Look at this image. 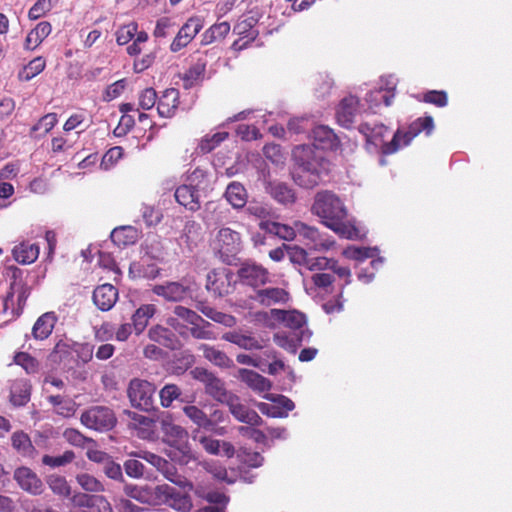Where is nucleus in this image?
Here are the masks:
<instances>
[{"label":"nucleus","instance_id":"b1692460","mask_svg":"<svg viewBox=\"0 0 512 512\" xmlns=\"http://www.w3.org/2000/svg\"><path fill=\"white\" fill-rule=\"evenodd\" d=\"M358 279L363 283L372 281L375 271L383 266L384 258H354Z\"/></svg>","mask_w":512,"mask_h":512},{"label":"nucleus","instance_id":"f03ea898","mask_svg":"<svg viewBox=\"0 0 512 512\" xmlns=\"http://www.w3.org/2000/svg\"><path fill=\"white\" fill-rule=\"evenodd\" d=\"M292 157L296 165L292 173L295 183L307 189L317 186L324 172L322 155L303 144L293 149Z\"/></svg>","mask_w":512,"mask_h":512},{"label":"nucleus","instance_id":"ea45409f","mask_svg":"<svg viewBox=\"0 0 512 512\" xmlns=\"http://www.w3.org/2000/svg\"><path fill=\"white\" fill-rule=\"evenodd\" d=\"M225 197L236 209L244 207L247 202L246 190L239 182H232L227 186Z\"/></svg>","mask_w":512,"mask_h":512},{"label":"nucleus","instance_id":"3c124183","mask_svg":"<svg viewBox=\"0 0 512 512\" xmlns=\"http://www.w3.org/2000/svg\"><path fill=\"white\" fill-rule=\"evenodd\" d=\"M96 495H88L86 493H75L71 497V504L74 512H96L91 510L93 508Z\"/></svg>","mask_w":512,"mask_h":512},{"label":"nucleus","instance_id":"393cba45","mask_svg":"<svg viewBox=\"0 0 512 512\" xmlns=\"http://www.w3.org/2000/svg\"><path fill=\"white\" fill-rule=\"evenodd\" d=\"M260 227L269 234L268 237L264 238L263 244H267V241L272 240L274 236L283 240H292L297 233L296 224L291 227L274 221H262Z\"/></svg>","mask_w":512,"mask_h":512},{"label":"nucleus","instance_id":"5fc2aeb1","mask_svg":"<svg viewBox=\"0 0 512 512\" xmlns=\"http://www.w3.org/2000/svg\"><path fill=\"white\" fill-rule=\"evenodd\" d=\"M181 395L180 388L175 384H166L159 392V398L162 407L168 408L172 405L173 401L178 399Z\"/></svg>","mask_w":512,"mask_h":512},{"label":"nucleus","instance_id":"c756f323","mask_svg":"<svg viewBox=\"0 0 512 512\" xmlns=\"http://www.w3.org/2000/svg\"><path fill=\"white\" fill-rule=\"evenodd\" d=\"M255 300L262 305L271 306L286 303L289 300V294L282 288H265L256 291Z\"/></svg>","mask_w":512,"mask_h":512},{"label":"nucleus","instance_id":"c85d7f7f","mask_svg":"<svg viewBox=\"0 0 512 512\" xmlns=\"http://www.w3.org/2000/svg\"><path fill=\"white\" fill-rule=\"evenodd\" d=\"M125 494L142 503L156 506V486L150 487L148 485L138 486L129 484L124 488Z\"/></svg>","mask_w":512,"mask_h":512},{"label":"nucleus","instance_id":"79ce46f5","mask_svg":"<svg viewBox=\"0 0 512 512\" xmlns=\"http://www.w3.org/2000/svg\"><path fill=\"white\" fill-rule=\"evenodd\" d=\"M184 414L198 427L206 430H213V421L199 407L195 405H186L183 407Z\"/></svg>","mask_w":512,"mask_h":512},{"label":"nucleus","instance_id":"c9c22d12","mask_svg":"<svg viewBox=\"0 0 512 512\" xmlns=\"http://www.w3.org/2000/svg\"><path fill=\"white\" fill-rule=\"evenodd\" d=\"M56 323V317L53 313H45L35 322L32 334L37 340L46 339L51 333Z\"/></svg>","mask_w":512,"mask_h":512},{"label":"nucleus","instance_id":"de8ad7c7","mask_svg":"<svg viewBox=\"0 0 512 512\" xmlns=\"http://www.w3.org/2000/svg\"><path fill=\"white\" fill-rule=\"evenodd\" d=\"M57 122V114L48 113L31 128L30 135L35 138L42 137L51 131Z\"/></svg>","mask_w":512,"mask_h":512},{"label":"nucleus","instance_id":"9b49d317","mask_svg":"<svg viewBox=\"0 0 512 512\" xmlns=\"http://www.w3.org/2000/svg\"><path fill=\"white\" fill-rule=\"evenodd\" d=\"M192 439L198 442L208 454L227 458H231L235 454V448L230 442L201 434L199 430L193 431Z\"/></svg>","mask_w":512,"mask_h":512},{"label":"nucleus","instance_id":"09e8293b","mask_svg":"<svg viewBox=\"0 0 512 512\" xmlns=\"http://www.w3.org/2000/svg\"><path fill=\"white\" fill-rule=\"evenodd\" d=\"M46 66V62L42 57H36L31 60L20 72L19 79L22 81H29L38 74H40Z\"/></svg>","mask_w":512,"mask_h":512},{"label":"nucleus","instance_id":"680f3d73","mask_svg":"<svg viewBox=\"0 0 512 512\" xmlns=\"http://www.w3.org/2000/svg\"><path fill=\"white\" fill-rule=\"evenodd\" d=\"M75 455L72 451H66L60 456H49L45 455L42 462L50 467H60L70 463L74 459Z\"/></svg>","mask_w":512,"mask_h":512},{"label":"nucleus","instance_id":"e2e57ef3","mask_svg":"<svg viewBox=\"0 0 512 512\" xmlns=\"http://www.w3.org/2000/svg\"><path fill=\"white\" fill-rule=\"evenodd\" d=\"M14 361L17 365L21 366L27 373H34L37 370L38 363L25 352H19L15 355Z\"/></svg>","mask_w":512,"mask_h":512},{"label":"nucleus","instance_id":"4d7b16f0","mask_svg":"<svg viewBox=\"0 0 512 512\" xmlns=\"http://www.w3.org/2000/svg\"><path fill=\"white\" fill-rule=\"evenodd\" d=\"M268 256H307V252L296 245L283 243L281 246L269 250Z\"/></svg>","mask_w":512,"mask_h":512},{"label":"nucleus","instance_id":"052dcab7","mask_svg":"<svg viewBox=\"0 0 512 512\" xmlns=\"http://www.w3.org/2000/svg\"><path fill=\"white\" fill-rule=\"evenodd\" d=\"M53 7V0H38L29 10L28 16L37 20L49 12Z\"/></svg>","mask_w":512,"mask_h":512},{"label":"nucleus","instance_id":"f3484780","mask_svg":"<svg viewBox=\"0 0 512 512\" xmlns=\"http://www.w3.org/2000/svg\"><path fill=\"white\" fill-rule=\"evenodd\" d=\"M240 280L250 286H260L271 283L268 271L255 263H246L238 270Z\"/></svg>","mask_w":512,"mask_h":512},{"label":"nucleus","instance_id":"c03bdc74","mask_svg":"<svg viewBox=\"0 0 512 512\" xmlns=\"http://www.w3.org/2000/svg\"><path fill=\"white\" fill-rule=\"evenodd\" d=\"M395 93L384 92L383 87L375 91H371L366 95L365 101L368 105V109L372 112H375L376 109L380 106L381 102H384L386 106H390L392 104Z\"/></svg>","mask_w":512,"mask_h":512},{"label":"nucleus","instance_id":"7c9ffc66","mask_svg":"<svg viewBox=\"0 0 512 512\" xmlns=\"http://www.w3.org/2000/svg\"><path fill=\"white\" fill-rule=\"evenodd\" d=\"M175 199L180 205L192 211L200 207L199 192L189 184H183L176 189Z\"/></svg>","mask_w":512,"mask_h":512},{"label":"nucleus","instance_id":"473e14b6","mask_svg":"<svg viewBox=\"0 0 512 512\" xmlns=\"http://www.w3.org/2000/svg\"><path fill=\"white\" fill-rule=\"evenodd\" d=\"M153 292L168 301H181L187 295V288L177 282H169L164 285H155Z\"/></svg>","mask_w":512,"mask_h":512},{"label":"nucleus","instance_id":"6e6d98bb","mask_svg":"<svg viewBox=\"0 0 512 512\" xmlns=\"http://www.w3.org/2000/svg\"><path fill=\"white\" fill-rule=\"evenodd\" d=\"M50 489L57 495L67 497L71 493L70 486L66 479L60 475H51L47 479Z\"/></svg>","mask_w":512,"mask_h":512},{"label":"nucleus","instance_id":"774afa93","mask_svg":"<svg viewBox=\"0 0 512 512\" xmlns=\"http://www.w3.org/2000/svg\"><path fill=\"white\" fill-rule=\"evenodd\" d=\"M206 70V62L198 60L185 74V81H190V85L193 82L201 80Z\"/></svg>","mask_w":512,"mask_h":512},{"label":"nucleus","instance_id":"cd10ccee","mask_svg":"<svg viewBox=\"0 0 512 512\" xmlns=\"http://www.w3.org/2000/svg\"><path fill=\"white\" fill-rule=\"evenodd\" d=\"M314 146L319 149H334L338 145V138L334 131L325 125H318L312 130Z\"/></svg>","mask_w":512,"mask_h":512},{"label":"nucleus","instance_id":"20e7f679","mask_svg":"<svg viewBox=\"0 0 512 512\" xmlns=\"http://www.w3.org/2000/svg\"><path fill=\"white\" fill-rule=\"evenodd\" d=\"M433 129L434 122L431 116L420 117L409 125L407 131L403 132L402 130L398 129L392 140L382 145V154H393L400 148L409 145L410 142L422 131H425L427 135H430Z\"/></svg>","mask_w":512,"mask_h":512},{"label":"nucleus","instance_id":"f704fd0d","mask_svg":"<svg viewBox=\"0 0 512 512\" xmlns=\"http://www.w3.org/2000/svg\"><path fill=\"white\" fill-rule=\"evenodd\" d=\"M52 27L49 22L42 21L31 30L25 39V48L33 50L38 47L43 40L51 33Z\"/></svg>","mask_w":512,"mask_h":512},{"label":"nucleus","instance_id":"2f4dec72","mask_svg":"<svg viewBox=\"0 0 512 512\" xmlns=\"http://www.w3.org/2000/svg\"><path fill=\"white\" fill-rule=\"evenodd\" d=\"M304 338L305 337L300 335L299 332L282 329L274 334L273 341L284 350L295 353L299 343Z\"/></svg>","mask_w":512,"mask_h":512},{"label":"nucleus","instance_id":"ddd939ff","mask_svg":"<svg viewBox=\"0 0 512 512\" xmlns=\"http://www.w3.org/2000/svg\"><path fill=\"white\" fill-rule=\"evenodd\" d=\"M255 19L250 17L247 19L240 20L234 26L233 32L238 35L231 45V49L239 52L245 49L251 42H253L258 36V30L254 27Z\"/></svg>","mask_w":512,"mask_h":512},{"label":"nucleus","instance_id":"4be33fe9","mask_svg":"<svg viewBox=\"0 0 512 512\" xmlns=\"http://www.w3.org/2000/svg\"><path fill=\"white\" fill-rule=\"evenodd\" d=\"M14 479L25 491L37 495L42 491V482L38 476L27 467H20L14 472Z\"/></svg>","mask_w":512,"mask_h":512},{"label":"nucleus","instance_id":"423d86ee","mask_svg":"<svg viewBox=\"0 0 512 512\" xmlns=\"http://www.w3.org/2000/svg\"><path fill=\"white\" fill-rule=\"evenodd\" d=\"M155 391L153 383L135 378L130 381L127 393L132 406L148 411L153 407Z\"/></svg>","mask_w":512,"mask_h":512},{"label":"nucleus","instance_id":"39448f33","mask_svg":"<svg viewBox=\"0 0 512 512\" xmlns=\"http://www.w3.org/2000/svg\"><path fill=\"white\" fill-rule=\"evenodd\" d=\"M179 491L168 484L156 486V506L167 505L179 512H188L192 508V501L187 488Z\"/></svg>","mask_w":512,"mask_h":512},{"label":"nucleus","instance_id":"4c0bfd02","mask_svg":"<svg viewBox=\"0 0 512 512\" xmlns=\"http://www.w3.org/2000/svg\"><path fill=\"white\" fill-rule=\"evenodd\" d=\"M156 307L153 304H145L139 307L132 316L133 328L136 334H140L146 328L150 318L154 316Z\"/></svg>","mask_w":512,"mask_h":512},{"label":"nucleus","instance_id":"9d476101","mask_svg":"<svg viewBox=\"0 0 512 512\" xmlns=\"http://www.w3.org/2000/svg\"><path fill=\"white\" fill-rule=\"evenodd\" d=\"M214 249L219 256L237 255L241 251L239 233L230 228H221L214 241Z\"/></svg>","mask_w":512,"mask_h":512},{"label":"nucleus","instance_id":"4468645a","mask_svg":"<svg viewBox=\"0 0 512 512\" xmlns=\"http://www.w3.org/2000/svg\"><path fill=\"white\" fill-rule=\"evenodd\" d=\"M270 315L273 320L283 323L285 329L299 332L300 335L309 338L310 334L306 333L303 328L306 323V318L301 312L272 309Z\"/></svg>","mask_w":512,"mask_h":512},{"label":"nucleus","instance_id":"6e6552de","mask_svg":"<svg viewBox=\"0 0 512 512\" xmlns=\"http://www.w3.org/2000/svg\"><path fill=\"white\" fill-rule=\"evenodd\" d=\"M263 398L271 403L259 402L256 407L264 415L273 418H285L295 408L294 402L283 395L263 394Z\"/></svg>","mask_w":512,"mask_h":512},{"label":"nucleus","instance_id":"8fccbe9b","mask_svg":"<svg viewBox=\"0 0 512 512\" xmlns=\"http://www.w3.org/2000/svg\"><path fill=\"white\" fill-rule=\"evenodd\" d=\"M158 471L161 472L167 480L176 484L180 488H187L189 491L193 490V484L184 477L178 475L174 466L168 461L166 462V465L163 468H160Z\"/></svg>","mask_w":512,"mask_h":512},{"label":"nucleus","instance_id":"49530a36","mask_svg":"<svg viewBox=\"0 0 512 512\" xmlns=\"http://www.w3.org/2000/svg\"><path fill=\"white\" fill-rule=\"evenodd\" d=\"M199 350L203 352V355L207 360L217 366L228 367L232 362L224 352L207 344H201L199 346Z\"/></svg>","mask_w":512,"mask_h":512},{"label":"nucleus","instance_id":"603ef678","mask_svg":"<svg viewBox=\"0 0 512 512\" xmlns=\"http://www.w3.org/2000/svg\"><path fill=\"white\" fill-rule=\"evenodd\" d=\"M359 129L360 132L364 134L367 141L375 145H378V141L382 140L387 132V127L382 124L371 126L369 123H363L360 125Z\"/></svg>","mask_w":512,"mask_h":512},{"label":"nucleus","instance_id":"864d4df0","mask_svg":"<svg viewBox=\"0 0 512 512\" xmlns=\"http://www.w3.org/2000/svg\"><path fill=\"white\" fill-rule=\"evenodd\" d=\"M76 481L79 486L87 492H103L104 485L94 476L88 473H80L76 476Z\"/></svg>","mask_w":512,"mask_h":512},{"label":"nucleus","instance_id":"e433bc0d","mask_svg":"<svg viewBox=\"0 0 512 512\" xmlns=\"http://www.w3.org/2000/svg\"><path fill=\"white\" fill-rule=\"evenodd\" d=\"M138 231L132 226H121L111 232V241L119 246L125 247L136 242Z\"/></svg>","mask_w":512,"mask_h":512},{"label":"nucleus","instance_id":"37998d69","mask_svg":"<svg viewBox=\"0 0 512 512\" xmlns=\"http://www.w3.org/2000/svg\"><path fill=\"white\" fill-rule=\"evenodd\" d=\"M30 398V385L26 380H16L11 386V402L16 406L25 405Z\"/></svg>","mask_w":512,"mask_h":512},{"label":"nucleus","instance_id":"13d9d810","mask_svg":"<svg viewBox=\"0 0 512 512\" xmlns=\"http://www.w3.org/2000/svg\"><path fill=\"white\" fill-rule=\"evenodd\" d=\"M12 445L15 449L24 455L30 454L33 448L30 438L23 432H16L13 434Z\"/></svg>","mask_w":512,"mask_h":512},{"label":"nucleus","instance_id":"1a4fd4ad","mask_svg":"<svg viewBox=\"0 0 512 512\" xmlns=\"http://www.w3.org/2000/svg\"><path fill=\"white\" fill-rule=\"evenodd\" d=\"M191 375L194 379L202 382L205 385L206 393L217 401L224 403L231 396L226 392L223 382L206 369L196 367L191 371Z\"/></svg>","mask_w":512,"mask_h":512},{"label":"nucleus","instance_id":"a878e982","mask_svg":"<svg viewBox=\"0 0 512 512\" xmlns=\"http://www.w3.org/2000/svg\"><path fill=\"white\" fill-rule=\"evenodd\" d=\"M179 104V91L174 88L166 89L158 100L157 111L161 117L170 118L174 115Z\"/></svg>","mask_w":512,"mask_h":512},{"label":"nucleus","instance_id":"0e129e2a","mask_svg":"<svg viewBox=\"0 0 512 512\" xmlns=\"http://www.w3.org/2000/svg\"><path fill=\"white\" fill-rule=\"evenodd\" d=\"M72 350L76 354L78 360L83 364L88 363L93 357V346L91 344L75 343L72 346Z\"/></svg>","mask_w":512,"mask_h":512},{"label":"nucleus","instance_id":"72a5a7b5","mask_svg":"<svg viewBox=\"0 0 512 512\" xmlns=\"http://www.w3.org/2000/svg\"><path fill=\"white\" fill-rule=\"evenodd\" d=\"M296 230L299 237H303L311 242V248L316 251L329 250L330 243H326L323 241L322 236L319 232L310 226L302 222H296Z\"/></svg>","mask_w":512,"mask_h":512},{"label":"nucleus","instance_id":"aec40b11","mask_svg":"<svg viewBox=\"0 0 512 512\" xmlns=\"http://www.w3.org/2000/svg\"><path fill=\"white\" fill-rule=\"evenodd\" d=\"M129 415L131 417L129 425L136 431L139 438L153 440L157 437V425L152 418L136 412H130Z\"/></svg>","mask_w":512,"mask_h":512},{"label":"nucleus","instance_id":"a19ab883","mask_svg":"<svg viewBox=\"0 0 512 512\" xmlns=\"http://www.w3.org/2000/svg\"><path fill=\"white\" fill-rule=\"evenodd\" d=\"M267 190L270 195L281 204H290L295 201V194L291 188L281 182L268 183Z\"/></svg>","mask_w":512,"mask_h":512},{"label":"nucleus","instance_id":"bf43d9fd","mask_svg":"<svg viewBox=\"0 0 512 512\" xmlns=\"http://www.w3.org/2000/svg\"><path fill=\"white\" fill-rule=\"evenodd\" d=\"M138 26L136 23L131 22L127 25L120 27L116 32V41L119 45L127 44L135 36Z\"/></svg>","mask_w":512,"mask_h":512},{"label":"nucleus","instance_id":"f8f14e48","mask_svg":"<svg viewBox=\"0 0 512 512\" xmlns=\"http://www.w3.org/2000/svg\"><path fill=\"white\" fill-rule=\"evenodd\" d=\"M10 269L12 270L13 277L15 278V280L11 283L10 291L5 297L3 305L5 312L11 310L12 313L19 314L22 311V308L28 297V290L21 283V281L16 280V273L18 272V269Z\"/></svg>","mask_w":512,"mask_h":512},{"label":"nucleus","instance_id":"338daca9","mask_svg":"<svg viewBox=\"0 0 512 512\" xmlns=\"http://www.w3.org/2000/svg\"><path fill=\"white\" fill-rule=\"evenodd\" d=\"M228 136L227 132H217L213 134L212 136H206L201 141V150L203 152H210L212 151L217 145H219L222 141H224Z\"/></svg>","mask_w":512,"mask_h":512},{"label":"nucleus","instance_id":"412c9836","mask_svg":"<svg viewBox=\"0 0 512 512\" xmlns=\"http://www.w3.org/2000/svg\"><path fill=\"white\" fill-rule=\"evenodd\" d=\"M118 300V290L111 284L98 286L93 292V302L101 311L111 310Z\"/></svg>","mask_w":512,"mask_h":512},{"label":"nucleus","instance_id":"bb28decb","mask_svg":"<svg viewBox=\"0 0 512 512\" xmlns=\"http://www.w3.org/2000/svg\"><path fill=\"white\" fill-rule=\"evenodd\" d=\"M153 260L154 258H140V260L132 262L129 266L130 275L133 278H155L159 273V268Z\"/></svg>","mask_w":512,"mask_h":512},{"label":"nucleus","instance_id":"7ed1b4c3","mask_svg":"<svg viewBox=\"0 0 512 512\" xmlns=\"http://www.w3.org/2000/svg\"><path fill=\"white\" fill-rule=\"evenodd\" d=\"M164 442L171 447L170 457L182 465L197 461L198 456L189 443V435L185 428L174 423L170 414L159 417Z\"/></svg>","mask_w":512,"mask_h":512},{"label":"nucleus","instance_id":"2eb2a0df","mask_svg":"<svg viewBox=\"0 0 512 512\" xmlns=\"http://www.w3.org/2000/svg\"><path fill=\"white\" fill-rule=\"evenodd\" d=\"M174 315L175 316L167 319V324L181 335L186 333L187 327L185 323L190 325H198V323L209 325V323L204 321L196 312L183 306H176Z\"/></svg>","mask_w":512,"mask_h":512},{"label":"nucleus","instance_id":"0eeeda50","mask_svg":"<svg viewBox=\"0 0 512 512\" xmlns=\"http://www.w3.org/2000/svg\"><path fill=\"white\" fill-rule=\"evenodd\" d=\"M81 423L89 429L108 431L116 423L113 411L107 407L95 406L81 415Z\"/></svg>","mask_w":512,"mask_h":512},{"label":"nucleus","instance_id":"69168bd1","mask_svg":"<svg viewBox=\"0 0 512 512\" xmlns=\"http://www.w3.org/2000/svg\"><path fill=\"white\" fill-rule=\"evenodd\" d=\"M263 153L267 159L276 165L284 164L285 157L279 145L268 144L264 146Z\"/></svg>","mask_w":512,"mask_h":512},{"label":"nucleus","instance_id":"6ab92c4d","mask_svg":"<svg viewBox=\"0 0 512 512\" xmlns=\"http://www.w3.org/2000/svg\"><path fill=\"white\" fill-rule=\"evenodd\" d=\"M360 112L359 100L355 96L345 97L339 104L336 118L340 125L349 128Z\"/></svg>","mask_w":512,"mask_h":512},{"label":"nucleus","instance_id":"5701e85b","mask_svg":"<svg viewBox=\"0 0 512 512\" xmlns=\"http://www.w3.org/2000/svg\"><path fill=\"white\" fill-rule=\"evenodd\" d=\"M238 378L243 381L253 391L262 394H269L268 391L271 389V381L259 373L249 370L240 369L238 371Z\"/></svg>","mask_w":512,"mask_h":512},{"label":"nucleus","instance_id":"dca6fc26","mask_svg":"<svg viewBox=\"0 0 512 512\" xmlns=\"http://www.w3.org/2000/svg\"><path fill=\"white\" fill-rule=\"evenodd\" d=\"M203 27V22L199 17H191L186 23L180 28L176 37L170 45L172 52H178L182 48L186 47L193 38L200 32Z\"/></svg>","mask_w":512,"mask_h":512},{"label":"nucleus","instance_id":"a18cd8bd","mask_svg":"<svg viewBox=\"0 0 512 512\" xmlns=\"http://www.w3.org/2000/svg\"><path fill=\"white\" fill-rule=\"evenodd\" d=\"M149 337L152 341L168 348H174L176 344L174 334L169 329L159 325L149 330Z\"/></svg>","mask_w":512,"mask_h":512},{"label":"nucleus","instance_id":"a211bd4d","mask_svg":"<svg viewBox=\"0 0 512 512\" xmlns=\"http://www.w3.org/2000/svg\"><path fill=\"white\" fill-rule=\"evenodd\" d=\"M224 403L228 405L231 414L238 421L252 426H258L261 424V417L254 410L243 405L237 396L231 395Z\"/></svg>","mask_w":512,"mask_h":512},{"label":"nucleus","instance_id":"58836bf2","mask_svg":"<svg viewBox=\"0 0 512 512\" xmlns=\"http://www.w3.org/2000/svg\"><path fill=\"white\" fill-rule=\"evenodd\" d=\"M222 338L246 350L261 348V345L256 338L248 334L240 333L238 331L226 332L223 334Z\"/></svg>","mask_w":512,"mask_h":512},{"label":"nucleus","instance_id":"f257e3e1","mask_svg":"<svg viewBox=\"0 0 512 512\" xmlns=\"http://www.w3.org/2000/svg\"><path fill=\"white\" fill-rule=\"evenodd\" d=\"M312 212L322 219V223L340 236L357 239L365 232L346 221L347 211L340 198L332 192L321 191L315 196Z\"/></svg>","mask_w":512,"mask_h":512}]
</instances>
